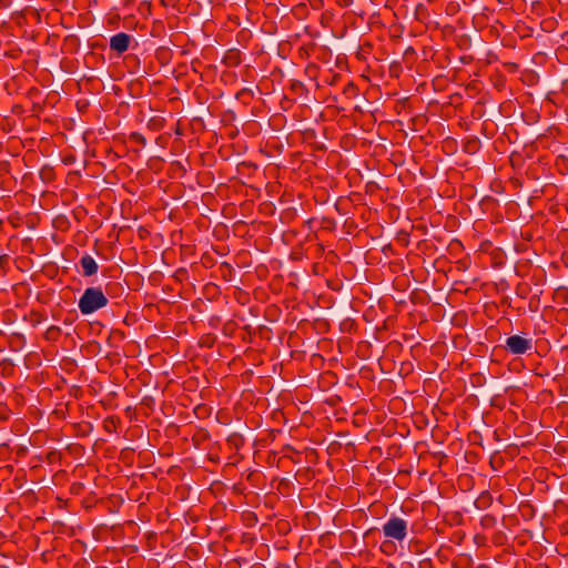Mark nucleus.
I'll return each instance as SVG.
<instances>
[{
	"label": "nucleus",
	"instance_id": "nucleus-1",
	"mask_svg": "<svg viewBox=\"0 0 568 568\" xmlns=\"http://www.w3.org/2000/svg\"><path fill=\"white\" fill-rule=\"evenodd\" d=\"M109 303L106 295L100 286H91L84 290L78 302V307L82 315L92 314Z\"/></svg>",
	"mask_w": 568,
	"mask_h": 568
},
{
	"label": "nucleus",
	"instance_id": "nucleus-2",
	"mask_svg": "<svg viewBox=\"0 0 568 568\" xmlns=\"http://www.w3.org/2000/svg\"><path fill=\"white\" fill-rule=\"evenodd\" d=\"M382 529L385 537L402 542L407 537L408 524L405 519L392 515Z\"/></svg>",
	"mask_w": 568,
	"mask_h": 568
},
{
	"label": "nucleus",
	"instance_id": "nucleus-3",
	"mask_svg": "<svg viewBox=\"0 0 568 568\" xmlns=\"http://www.w3.org/2000/svg\"><path fill=\"white\" fill-rule=\"evenodd\" d=\"M504 348L513 355H523L532 349V339L521 335H510L506 338Z\"/></svg>",
	"mask_w": 568,
	"mask_h": 568
},
{
	"label": "nucleus",
	"instance_id": "nucleus-4",
	"mask_svg": "<svg viewBox=\"0 0 568 568\" xmlns=\"http://www.w3.org/2000/svg\"><path fill=\"white\" fill-rule=\"evenodd\" d=\"M132 42L134 38L131 34L119 32L110 38L109 45L110 50L120 57L131 48Z\"/></svg>",
	"mask_w": 568,
	"mask_h": 568
},
{
	"label": "nucleus",
	"instance_id": "nucleus-5",
	"mask_svg": "<svg viewBox=\"0 0 568 568\" xmlns=\"http://www.w3.org/2000/svg\"><path fill=\"white\" fill-rule=\"evenodd\" d=\"M81 268H82V275L85 277H90L97 274L99 266L95 260L89 255L83 254L79 261Z\"/></svg>",
	"mask_w": 568,
	"mask_h": 568
},
{
	"label": "nucleus",
	"instance_id": "nucleus-6",
	"mask_svg": "<svg viewBox=\"0 0 568 568\" xmlns=\"http://www.w3.org/2000/svg\"><path fill=\"white\" fill-rule=\"evenodd\" d=\"M288 91L292 95L298 99L306 100L308 95V90L305 84L302 81L295 79L290 81Z\"/></svg>",
	"mask_w": 568,
	"mask_h": 568
},
{
	"label": "nucleus",
	"instance_id": "nucleus-7",
	"mask_svg": "<svg viewBox=\"0 0 568 568\" xmlns=\"http://www.w3.org/2000/svg\"><path fill=\"white\" fill-rule=\"evenodd\" d=\"M222 61L227 67H237L242 62V53L239 49H230L225 52Z\"/></svg>",
	"mask_w": 568,
	"mask_h": 568
},
{
	"label": "nucleus",
	"instance_id": "nucleus-8",
	"mask_svg": "<svg viewBox=\"0 0 568 568\" xmlns=\"http://www.w3.org/2000/svg\"><path fill=\"white\" fill-rule=\"evenodd\" d=\"M480 140L477 136L467 139L463 144V151L467 154H475L480 149Z\"/></svg>",
	"mask_w": 568,
	"mask_h": 568
},
{
	"label": "nucleus",
	"instance_id": "nucleus-9",
	"mask_svg": "<svg viewBox=\"0 0 568 568\" xmlns=\"http://www.w3.org/2000/svg\"><path fill=\"white\" fill-rule=\"evenodd\" d=\"M493 504V496L488 490L479 494L475 500V507L477 509H487Z\"/></svg>",
	"mask_w": 568,
	"mask_h": 568
},
{
	"label": "nucleus",
	"instance_id": "nucleus-10",
	"mask_svg": "<svg viewBox=\"0 0 568 568\" xmlns=\"http://www.w3.org/2000/svg\"><path fill=\"white\" fill-rule=\"evenodd\" d=\"M14 374V363L11 358H3L0 362V376L10 377Z\"/></svg>",
	"mask_w": 568,
	"mask_h": 568
},
{
	"label": "nucleus",
	"instance_id": "nucleus-11",
	"mask_svg": "<svg viewBox=\"0 0 568 568\" xmlns=\"http://www.w3.org/2000/svg\"><path fill=\"white\" fill-rule=\"evenodd\" d=\"M61 334H62V331L59 326L51 325L44 332L43 337L45 341L54 343V342L59 341Z\"/></svg>",
	"mask_w": 568,
	"mask_h": 568
},
{
	"label": "nucleus",
	"instance_id": "nucleus-12",
	"mask_svg": "<svg viewBox=\"0 0 568 568\" xmlns=\"http://www.w3.org/2000/svg\"><path fill=\"white\" fill-rule=\"evenodd\" d=\"M120 423L121 420L118 416H108L103 420V429L110 434L115 433Z\"/></svg>",
	"mask_w": 568,
	"mask_h": 568
},
{
	"label": "nucleus",
	"instance_id": "nucleus-13",
	"mask_svg": "<svg viewBox=\"0 0 568 568\" xmlns=\"http://www.w3.org/2000/svg\"><path fill=\"white\" fill-rule=\"evenodd\" d=\"M235 98L243 104L248 105L254 98V91L250 88H243L236 93Z\"/></svg>",
	"mask_w": 568,
	"mask_h": 568
},
{
	"label": "nucleus",
	"instance_id": "nucleus-14",
	"mask_svg": "<svg viewBox=\"0 0 568 568\" xmlns=\"http://www.w3.org/2000/svg\"><path fill=\"white\" fill-rule=\"evenodd\" d=\"M74 427L77 429V436L81 437L88 436L93 429V425L90 422H81L75 424Z\"/></svg>",
	"mask_w": 568,
	"mask_h": 568
},
{
	"label": "nucleus",
	"instance_id": "nucleus-15",
	"mask_svg": "<svg viewBox=\"0 0 568 568\" xmlns=\"http://www.w3.org/2000/svg\"><path fill=\"white\" fill-rule=\"evenodd\" d=\"M216 342V336L212 333L203 334L200 337L199 345L200 347L212 348Z\"/></svg>",
	"mask_w": 568,
	"mask_h": 568
},
{
	"label": "nucleus",
	"instance_id": "nucleus-16",
	"mask_svg": "<svg viewBox=\"0 0 568 568\" xmlns=\"http://www.w3.org/2000/svg\"><path fill=\"white\" fill-rule=\"evenodd\" d=\"M343 94L345 95L346 99H349V100L357 97V94H358L357 85L354 84V82H352V81L347 82L343 88Z\"/></svg>",
	"mask_w": 568,
	"mask_h": 568
},
{
	"label": "nucleus",
	"instance_id": "nucleus-17",
	"mask_svg": "<svg viewBox=\"0 0 568 568\" xmlns=\"http://www.w3.org/2000/svg\"><path fill=\"white\" fill-rule=\"evenodd\" d=\"M381 551L386 555V556H390L395 552L396 550V545L394 544L393 539H389V540H384L382 544H381V547H379Z\"/></svg>",
	"mask_w": 568,
	"mask_h": 568
},
{
	"label": "nucleus",
	"instance_id": "nucleus-18",
	"mask_svg": "<svg viewBox=\"0 0 568 568\" xmlns=\"http://www.w3.org/2000/svg\"><path fill=\"white\" fill-rule=\"evenodd\" d=\"M227 443L239 449L244 445V437L240 433H233L227 437Z\"/></svg>",
	"mask_w": 568,
	"mask_h": 568
},
{
	"label": "nucleus",
	"instance_id": "nucleus-19",
	"mask_svg": "<svg viewBox=\"0 0 568 568\" xmlns=\"http://www.w3.org/2000/svg\"><path fill=\"white\" fill-rule=\"evenodd\" d=\"M129 140L141 148H144L146 145V139L143 134L140 132H131L129 135Z\"/></svg>",
	"mask_w": 568,
	"mask_h": 568
},
{
	"label": "nucleus",
	"instance_id": "nucleus-20",
	"mask_svg": "<svg viewBox=\"0 0 568 568\" xmlns=\"http://www.w3.org/2000/svg\"><path fill=\"white\" fill-rule=\"evenodd\" d=\"M470 44H471V39L469 36L467 34H463L458 38V42H457V45L460 48V49H464V50H467L470 48Z\"/></svg>",
	"mask_w": 568,
	"mask_h": 568
},
{
	"label": "nucleus",
	"instance_id": "nucleus-21",
	"mask_svg": "<svg viewBox=\"0 0 568 568\" xmlns=\"http://www.w3.org/2000/svg\"><path fill=\"white\" fill-rule=\"evenodd\" d=\"M44 320V316L39 311L30 312V322L32 326L39 325Z\"/></svg>",
	"mask_w": 568,
	"mask_h": 568
},
{
	"label": "nucleus",
	"instance_id": "nucleus-22",
	"mask_svg": "<svg viewBox=\"0 0 568 568\" xmlns=\"http://www.w3.org/2000/svg\"><path fill=\"white\" fill-rule=\"evenodd\" d=\"M480 524L484 528L494 527L496 525V518L493 515H485L481 518Z\"/></svg>",
	"mask_w": 568,
	"mask_h": 568
},
{
	"label": "nucleus",
	"instance_id": "nucleus-23",
	"mask_svg": "<svg viewBox=\"0 0 568 568\" xmlns=\"http://www.w3.org/2000/svg\"><path fill=\"white\" fill-rule=\"evenodd\" d=\"M209 437H210L209 432L204 428H201L200 430H197V433L193 436L192 439H193V442L200 443V442L206 440Z\"/></svg>",
	"mask_w": 568,
	"mask_h": 568
},
{
	"label": "nucleus",
	"instance_id": "nucleus-24",
	"mask_svg": "<svg viewBox=\"0 0 568 568\" xmlns=\"http://www.w3.org/2000/svg\"><path fill=\"white\" fill-rule=\"evenodd\" d=\"M40 175L43 181L51 180L53 175L52 168H42V170L40 171Z\"/></svg>",
	"mask_w": 568,
	"mask_h": 568
},
{
	"label": "nucleus",
	"instance_id": "nucleus-25",
	"mask_svg": "<svg viewBox=\"0 0 568 568\" xmlns=\"http://www.w3.org/2000/svg\"><path fill=\"white\" fill-rule=\"evenodd\" d=\"M527 292H528V286H527V285L519 284V285L516 287V294H517L519 297H521V298H526Z\"/></svg>",
	"mask_w": 568,
	"mask_h": 568
},
{
	"label": "nucleus",
	"instance_id": "nucleus-26",
	"mask_svg": "<svg viewBox=\"0 0 568 568\" xmlns=\"http://www.w3.org/2000/svg\"><path fill=\"white\" fill-rule=\"evenodd\" d=\"M207 323L212 328H217L221 324V317L219 315H212L210 316Z\"/></svg>",
	"mask_w": 568,
	"mask_h": 568
},
{
	"label": "nucleus",
	"instance_id": "nucleus-27",
	"mask_svg": "<svg viewBox=\"0 0 568 568\" xmlns=\"http://www.w3.org/2000/svg\"><path fill=\"white\" fill-rule=\"evenodd\" d=\"M141 404H142L143 406H146V407H148V408H150V409H153V406H154L155 402H154V398H153L152 396H144V397L142 398Z\"/></svg>",
	"mask_w": 568,
	"mask_h": 568
},
{
	"label": "nucleus",
	"instance_id": "nucleus-28",
	"mask_svg": "<svg viewBox=\"0 0 568 568\" xmlns=\"http://www.w3.org/2000/svg\"><path fill=\"white\" fill-rule=\"evenodd\" d=\"M10 172V163L8 161L0 162V176H3Z\"/></svg>",
	"mask_w": 568,
	"mask_h": 568
},
{
	"label": "nucleus",
	"instance_id": "nucleus-29",
	"mask_svg": "<svg viewBox=\"0 0 568 568\" xmlns=\"http://www.w3.org/2000/svg\"><path fill=\"white\" fill-rule=\"evenodd\" d=\"M135 322H136L135 314L128 313V314L125 315V317L123 318V323H124L126 326H131V325H133Z\"/></svg>",
	"mask_w": 568,
	"mask_h": 568
},
{
	"label": "nucleus",
	"instance_id": "nucleus-30",
	"mask_svg": "<svg viewBox=\"0 0 568 568\" xmlns=\"http://www.w3.org/2000/svg\"><path fill=\"white\" fill-rule=\"evenodd\" d=\"M419 568H434V562L430 558H425L419 561Z\"/></svg>",
	"mask_w": 568,
	"mask_h": 568
},
{
	"label": "nucleus",
	"instance_id": "nucleus-31",
	"mask_svg": "<svg viewBox=\"0 0 568 568\" xmlns=\"http://www.w3.org/2000/svg\"><path fill=\"white\" fill-rule=\"evenodd\" d=\"M322 224L326 227V229H331L335 225V221L334 219L332 217H323L322 219Z\"/></svg>",
	"mask_w": 568,
	"mask_h": 568
},
{
	"label": "nucleus",
	"instance_id": "nucleus-32",
	"mask_svg": "<svg viewBox=\"0 0 568 568\" xmlns=\"http://www.w3.org/2000/svg\"><path fill=\"white\" fill-rule=\"evenodd\" d=\"M232 270H233L232 265L226 262H223L220 265V271L223 273V275H225V273H231Z\"/></svg>",
	"mask_w": 568,
	"mask_h": 568
},
{
	"label": "nucleus",
	"instance_id": "nucleus-33",
	"mask_svg": "<svg viewBox=\"0 0 568 568\" xmlns=\"http://www.w3.org/2000/svg\"><path fill=\"white\" fill-rule=\"evenodd\" d=\"M460 61H462V63H464V64H468V63H470V62L473 61V57H471V55H463V57L460 58Z\"/></svg>",
	"mask_w": 568,
	"mask_h": 568
},
{
	"label": "nucleus",
	"instance_id": "nucleus-34",
	"mask_svg": "<svg viewBox=\"0 0 568 568\" xmlns=\"http://www.w3.org/2000/svg\"><path fill=\"white\" fill-rule=\"evenodd\" d=\"M313 221H314V219H310V220L305 221V225H307V227L311 229Z\"/></svg>",
	"mask_w": 568,
	"mask_h": 568
},
{
	"label": "nucleus",
	"instance_id": "nucleus-35",
	"mask_svg": "<svg viewBox=\"0 0 568 568\" xmlns=\"http://www.w3.org/2000/svg\"><path fill=\"white\" fill-rule=\"evenodd\" d=\"M2 260H3V256H0V263L2 262Z\"/></svg>",
	"mask_w": 568,
	"mask_h": 568
}]
</instances>
